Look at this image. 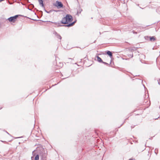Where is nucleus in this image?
<instances>
[{
    "instance_id": "nucleus-1",
    "label": "nucleus",
    "mask_w": 160,
    "mask_h": 160,
    "mask_svg": "<svg viewBox=\"0 0 160 160\" xmlns=\"http://www.w3.org/2000/svg\"><path fill=\"white\" fill-rule=\"evenodd\" d=\"M73 19L71 15L69 14H67L65 17L63 18L62 20L58 23V27L59 25H61L60 24H68L69 22H72Z\"/></svg>"
},
{
    "instance_id": "nucleus-2",
    "label": "nucleus",
    "mask_w": 160,
    "mask_h": 160,
    "mask_svg": "<svg viewBox=\"0 0 160 160\" xmlns=\"http://www.w3.org/2000/svg\"><path fill=\"white\" fill-rule=\"evenodd\" d=\"M21 16L20 15H16L9 18L7 19V20H8L10 22L14 23L16 21L17 18Z\"/></svg>"
},
{
    "instance_id": "nucleus-3",
    "label": "nucleus",
    "mask_w": 160,
    "mask_h": 160,
    "mask_svg": "<svg viewBox=\"0 0 160 160\" xmlns=\"http://www.w3.org/2000/svg\"><path fill=\"white\" fill-rule=\"evenodd\" d=\"M53 5L54 6L56 7L58 9L60 8H64V6H63L62 3L60 1H57L55 3L53 4Z\"/></svg>"
},
{
    "instance_id": "nucleus-4",
    "label": "nucleus",
    "mask_w": 160,
    "mask_h": 160,
    "mask_svg": "<svg viewBox=\"0 0 160 160\" xmlns=\"http://www.w3.org/2000/svg\"><path fill=\"white\" fill-rule=\"evenodd\" d=\"M47 153L45 151L42 152L40 154V160H46Z\"/></svg>"
},
{
    "instance_id": "nucleus-5",
    "label": "nucleus",
    "mask_w": 160,
    "mask_h": 160,
    "mask_svg": "<svg viewBox=\"0 0 160 160\" xmlns=\"http://www.w3.org/2000/svg\"><path fill=\"white\" fill-rule=\"evenodd\" d=\"M144 38L145 39L148 40H149L151 42L154 41L156 40V38L154 36H145L144 37Z\"/></svg>"
},
{
    "instance_id": "nucleus-6",
    "label": "nucleus",
    "mask_w": 160,
    "mask_h": 160,
    "mask_svg": "<svg viewBox=\"0 0 160 160\" xmlns=\"http://www.w3.org/2000/svg\"><path fill=\"white\" fill-rule=\"evenodd\" d=\"M105 53L108 55L111 58V62L110 63V64L112 60V58L113 56L112 53L110 51L107 50L105 51Z\"/></svg>"
},
{
    "instance_id": "nucleus-7",
    "label": "nucleus",
    "mask_w": 160,
    "mask_h": 160,
    "mask_svg": "<svg viewBox=\"0 0 160 160\" xmlns=\"http://www.w3.org/2000/svg\"><path fill=\"white\" fill-rule=\"evenodd\" d=\"M75 23L73 22H69L68 24L66 25H59V26H65L66 27H69L74 25Z\"/></svg>"
},
{
    "instance_id": "nucleus-8",
    "label": "nucleus",
    "mask_w": 160,
    "mask_h": 160,
    "mask_svg": "<svg viewBox=\"0 0 160 160\" xmlns=\"http://www.w3.org/2000/svg\"><path fill=\"white\" fill-rule=\"evenodd\" d=\"M75 23L73 22H69L68 24L66 25H59V26H65L66 27H69L74 25Z\"/></svg>"
},
{
    "instance_id": "nucleus-9",
    "label": "nucleus",
    "mask_w": 160,
    "mask_h": 160,
    "mask_svg": "<svg viewBox=\"0 0 160 160\" xmlns=\"http://www.w3.org/2000/svg\"><path fill=\"white\" fill-rule=\"evenodd\" d=\"M97 54L95 58V60H97L99 62L102 63L103 62V61L100 57H99Z\"/></svg>"
},
{
    "instance_id": "nucleus-10",
    "label": "nucleus",
    "mask_w": 160,
    "mask_h": 160,
    "mask_svg": "<svg viewBox=\"0 0 160 160\" xmlns=\"http://www.w3.org/2000/svg\"><path fill=\"white\" fill-rule=\"evenodd\" d=\"M39 5L42 8H44V5L43 3V0H38Z\"/></svg>"
},
{
    "instance_id": "nucleus-11",
    "label": "nucleus",
    "mask_w": 160,
    "mask_h": 160,
    "mask_svg": "<svg viewBox=\"0 0 160 160\" xmlns=\"http://www.w3.org/2000/svg\"><path fill=\"white\" fill-rule=\"evenodd\" d=\"M82 11V9L80 7V6H79V8L78 10H77L76 15H78V16H79L78 14L80 13Z\"/></svg>"
},
{
    "instance_id": "nucleus-12",
    "label": "nucleus",
    "mask_w": 160,
    "mask_h": 160,
    "mask_svg": "<svg viewBox=\"0 0 160 160\" xmlns=\"http://www.w3.org/2000/svg\"><path fill=\"white\" fill-rule=\"evenodd\" d=\"M39 156L38 154H37L34 158V160H39Z\"/></svg>"
},
{
    "instance_id": "nucleus-13",
    "label": "nucleus",
    "mask_w": 160,
    "mask_h": 160,
    "mask_svg": "<svg viewBox=\"0 0 160 160\" xmlns=\"http://www.w3.org/2000/svg\"><path fill=\"white\" fill-rule=\"evenodd\" d=\"M57 38L60 39V40H61L62 39V37L60 36V35L58 34V35H57L56 36Z\"/></svg>"
},
{
    "instance_id": "nucleus-14",
    "label": "nucleus",
    "mask_w": 160,
    "mask_h": 160,
    "mask_svg": "<svg viewBox=\"0 0 160 160\" xmlns=\"http://www.w3.org/2000/svg\"><path fill=\"white\" fill-rule=\"evenodd\" d=\"M156 12L159 14H160V6L157 9Z\"/></svg>"
},
{
    "instance_id": "nucleus-15",
    "label": "nucleus",
    "mask_w": 160,
    "mask_h": 160,
    "mask_svg": "<svg viewBox=\"0 0 160 160\" xmlns=\"http://www.w3.org/2000/svg\"><path fill=\"white\" fill-rule=\"evenodd\" d=\"M145 27H139L138 28V31L139 32H140V30H139V29H144L145 28Z\"/></svg>"
},
{
    "instance_id": "nucleus-16",
    "label": "nucleus",
    "mask_w": 160,
    "mask_h": 160,
    "mask_svg": "<svg viewBox=\"0 0 160 160\" xmlns=\"http://www.w3.org/2000/svg\"><path fill=\"white\" fill-rule=\"evenodd\" d=\"M53 34L55 35V36L58 34V33L55 31H54L53 32Z\"/></svg>"
},
{
    "instance_id": "nucleus-17",
    "label": "nucleus",
    "mask_w": 160,
    "mask_h": 160,
    "mask_svg": "<svg viewBox=\"0 0 160 160\" xmlns=\"http://www.w3.org/2000/svg\"><path fill=\"white\" fill-rule=\"evenodd\" d=\"M128 56H129V57H131V58H132L133 57V54L132 53H130V54H128Z\"/></svg>"
},
{
    "instance_id": "nucleus-18",
    "label": "nucleus",
    "mask_w": 160,
    "mask_h": 160,
    "mask_svg": "<svg viewBox=\"0 0 160 160\" xmlns=\"http://www.w3.org/2000/svg\"><path fill=\"white\" fill-rule=\"evenodd\" d=\"M71 75L70 73H69L68 75H66L67 77L64 78L63 79H64L65 78H68L69 77V76Z\"/></svg>"
},
{
    "instance_id": "nucleus-19",
    "label": "nucleus",
    "mask_w": 160,
    "mask_h": 160,
    "mask_svg": "<svg viewBox=\"0 0 160 160\" xmlns=\"http://www.w3.org/2000/svg\"><path fill=\"white\" fill-rule=\"evenodd\" d=\"M102 63L105 64V65H109V64L108 63H107V62H102Z\"/></svg>"
},
{
    "instance_id": "nucleus-20",
    "label": "nucleus",
    "mask_w": 160,
    "mask_h": 160,
    "mask_svg": "<svg viewBox=\"0 0 160 160\" xmlns=\"http://www.w3.org/2000/svg\"><path fill=\"white\" fill-rule=\"evenodd\" d=\"M158 83L159 85H160V79L158 80Z\"/></svg>"
},
{
    "instance_id": "nucleus-21",
    "label": "nucleus",
    "mask_w": 160,
    "mask_h": 160,
    "mask_svg": "<svg viewBox=\"0 0 160 160\" xmlns=\"http://www.w3.org/2000/svg\"><path fill=\"white\" fill-rule=\"evenodd\" d=\"M53 11L56 12H58L59 11V10H53Z\"/></svg>"
},
{
    "instance_id": "nucleus-22",
    "label": "nucleus",
    "mask_w": 160,
    "mask_h": 160,
    "mask_svg": "<svg viewBox=\"0 0 160 160\" xmlns=\"http://www.w3.org/2000/svg\"><path fill=\"white\" fill-rule=\"evenodd\" d=\"M30 5H31V7L32 8H34V5H33V4H30Z\"/></svg>"
},
{
    "instance_id": "nucleus-23",
    "label": "nucleus",
    "mask_w": 160,
    "mask_h": 160,
    "mask_svg": "<svg viewBox=\"0 0 160 160\" xmlns=\"http://www.w3.org/2000/svg\"><path fill=\"white\" fill-rule=\"evenodd\" d=\"M44 11L47 13V12H48V11L46 10V9H45V8H44Z\"/></svg>"
},
{
    "instance_id": "nucleus-24",
    "label": "nucleus",
    "mask_w": 160,
    "mask_h": 160,
    "mask_svg": "<svg viewBox=\"0 0 160 160\" xmlns=\"http://www.w3.org/2000/svg\"><path fill=\"white\" fill-rule=\"evenodd\" d=\"M51 12V10H50L49 11H48L47 13H50Z\"/></svg>"
},
{
    "instance_id": "nucleus-25",
    "label": "nucleus",
    "mask_w": 160,
    "mask_h": 160,
    "mask_svg": "<svg viewBox=\"0 0 160 160\" xmlns=\"http://www.w3.org/2000/svg\"><path fill=\"white\" fill-rule=\"evenodd\" d=\"M4 131L5 132L8 134L10 135V134L6 131L4 130Z\"/></svg>"
},
{
    "instance_id": "nucleus-26",
    "label": "nucleus",
    "mask_w": 160,
    "mask_h": 160,
    "mask_svg": "<svg viewBox=\"0 0 160 160\" xmlns=\"http://www.w3.org/2000/svg\"><path fill=\"white\" fill-rule=\"evenodd\" d=\"M156 149H155V153L156 154V155L157 154V152L156 151Z\"/></svg>"
},
{
    "instance_id": "nucleus-27",
    "label": "nucleus",
    "mask_w": 160,
    "mask_h": 160,
    "mask_svg": "<svg viewBox=\"0 0 160 160\" xmlns=\"http://www.w3.org/2000/svg\"><path fill=\"white\" fill-rule=\"evenodd\" d=\"M132 32H133V33H135V34L137 33V32H134V31H133Z\"/></svg>"
},
{
    "instance_id": "nucleus-28",
    "label": "nucleus",
    "mask_w": 160,
    "mask_h": 160,
    "mask_svg": "<svg viewBox=\"0 0 160 160\" xmlns=\"http://www.w3.org/2000/svg\"><path fill=\"white\" fill-rule=\"evenodd\" d=\"M1 141L2 142H4V143H5V142H6V141H2V140H1Z\"/></svg>"
},
{
    "instance_id": "nucleus-29",
    "label": "nucleus",
    "mask_w": 160,
    "mask_h": 160,
    "mask_svg": "<svg viewBox=\"0 0 160 160\" xmlns=\"http://www.w3.org/2000/svg\"><path fill=\"white\" fill-rule=\"evenodd\" d=\"M28 10H30V11H32V9H30V8H28Z\"/></svg>"
},
{
    "instance_id": "nucleus-30",
    "label": "nucleus",
    "mask_w": 160,
    "mask_h": 160,
    "mask_svg": "<svg viewBox=\"0 0 160 160\" xmlns=\"http://www.w3.org/2000/svg\"><path fill=\"white\" fill-rule=\"evenodd\" d=\"M77 22V20H75L73 22H74V23H75Z\"/></svg>"
},
{
    "instance_id": "nucleus-31",
    "label": "nucleus",
    "mask_w": 160,
    "mask_h": 160,
    "mask_svg": "<svg viewBox=\"0 0 160 160\" xmlns=\"http://www.w3.org/2000/svg\"><path fill=\"white\" fill-rule=\"evenodd\" d=\"M68 60H72V58H68Z\"/></svg>"
},
{
    "instance_id": "nucleus-32",
    "label": "nucleus",
    "mask_w": 160,
    "mask_h": 160,
    "mask_svg": "<svg viewBox=\"0 0 160 160\" xmlns=\"http://www.w3.org/2000/svg\"><path fill=\"white\" fill-rule=\"evenodd\" d=\"M32 20H34L35 21H37V20L36 19H32Z\"/></svg>"
},
{
    "instance_id": "nucleus-33",
    "label": "nucleus",
    "mask_w": 160,
    "mask_h": 160,
    "mask_svg": "<svg viewBox=\"0 0 160 160\" xmlns=\"http://www.w3.org/2000/svg\"><path fill=\"white\" fill-rule=\"evenodd\" d=\"M124 123V122H123L122 124H121V126H120V127H121V126L122 125H123V124Z\"/></svg>"
},
{
    "instance_id": "nucleus-34",
    "label": "nucleus",
    "mask_w": 160,
    "mask_h": 160,
    "mask_svg": "<svg viewBox=\"0 0 160 160\" xmlns=\"http://www.w3.org/2000/svg\"><path fill=\"white\" fill-rule=\"evenodd\" d=\"M134 50L133 49H131V51H134Z\"/></svg>"
},
{
    "instance_id": "nucleus-35",
    "label": "nucleus",
    "mask_w": 160,
    "mask_h": 160,
    "mask_svg": "<svg viewBox=\"0 0 160 160\" xmlns=\"http://www.w3.org/2000/svg\"><path fill=\"white\" fill-rule=\"evenodd\" d=\"M57 85V84H55L54 85H52V86H55V85Z\"/></svg>"
},
{
    "instance_id": "nucleus-36",
    "label": "nucleus",
    "mask_w": 160,
    "mask_h": 160,
    "mask_svg": "<svg viewBox=\"0 0 160 160\" xmlns=\"http://www.w3.org/2000/svg\"><path fill=\"white\" fill-rule=\"evenodd\" d=\"M132 158H130L128 160H132Z\"/></svg>"
},
{
    "instance_id": "nucleus-37",
    "label": "nucleus",
    "mask_w": 160,
    "mask_h": 160,
    "mask_svg": "<svg viewBox=\"0 0 160 160\" xmlns=\"http://www.w3.org/2000/svg\"><path fill=\"white\" fill-rule=\"evenodd\" d=\"M152 49H153V50H154V49H155V47H153V48H152Z\"/></svg>"
},
{
    "instance_id": "nucleus-38",
    "label": "nucleus",
    "mask_w": 160,
    "mask_h": 160,
    "mask_svg": "<svg viewBox=\"0 0 160 160\" xmlns=\"http://www.w3.org/2000/svg\"><path fill=\"white\" fill-rule=\"evenodd\" d=\"M20 138V137H17V138Z\"/></svg>"
},
{
    "instance_id": "nucleus-39",
    "label": "nucleus",
    "mask_w": 160,
    "mask_h": 160,
    "mask_svg": "<svg viewBox=\"0 0 160 160\" xmlns=\"http://www.w3.org/2000/svg\"><path fill=\"white\" fill-rule=\"evenodd\" d=\"M47 90V89H46L45 90L44 92H45L46 90Z\"/></svg>"
},
{
    "instance_id": "nucleus-40",
    "label": "nucleus",
    "mask_w": 160,
    "mask_h": 160,
    "mask_svg": "<svg viewBox=\"0 0 160 160\" xmlns=\"http://www.w3.org/2000/svg\"><path fill=\"white\" fill-rule=\"evenodd\" d=\"M140 8H142V9H143V8H141V7H140Z\"/></svg>"
},
{
    "instance_id": "nucleus-41",
    "label": "nucleus",
    "mask_w": 160,
    "mask_h": 160,
    "mask_svg": "<svg viewBox=\"0 0 160 160\" xmlns=\"http://www.w3.org/2000/svg\"><path fill=\"white\" fill-rule=\"evenodd\" d=\"M143 86L144 87V88H145V86H144V85H143Z\"/></svg>"
},
{
    "instance_id": "nucleus-42",
    "label": "nucleus",
    "mask_w": 160,
    "mask_h": 160,
    "mask_svg": "<svg viewBox=\"0 0 160 160\" xmlns=\"http://www.w3.org/2000/svg\"><path fill=\"white\" fill-rule=\"evenodd\" d=\"M157 119H158V118H156L155 119V120Z\"/></svg>"
},
{
    "instance_id": "nucleus-43",
    "label": "nucleus",
    "mask_w": 160,
    "mask_h": 160,
    "mask_svg": "<svg viewBox=\"0 0 160 160\" xmlns=\"http://www.w3.org/2000/svg\"><path fill=\"white\" fill-rule=\"evenodd\" d=\"M32 158H33V157H31V158H32Z\"/></svg>"
},
{
    "instance_id": "nucleus-44",
    "label": "nucleus",
    "mask_w": 160,
    "mask_h": 160,
    "mask_svg": "<svg viewBox=\"0 0 160 160\" xmlns=\"http://www.w3.org/2000/svg\"><path fill=\"white\" fill-rule=\"evenodd\" d=\"M139 4H138L137 5V6H139Z\"/></svg>"
},
{
    "instance_id": "nucleus-45",
    "label": "nucleus",
    "mask_w": 160,
    "mask_h": 160,
    "mask_svg": "<svg viewBox=\"0 0 160 160\" xmlns=\"http://www.w3.org/2000/svg\"><path fill=\"white\" fill-rule=\"evenodd\" d=\"M55 23L56 24H57V23H56V22H55Z\"/></svg>"
},
{
    "instance_id": "nucleus-46",
    "label": "nucleus",
    "mask_w": 160,
    "mask_h": 160,
    "mask_svg": "<svg viewBox=\"0 0 160 160\" xmlns=\"http://www.w3.org/2000/svg\"><path fill=\"white\" fill-rule=\"evenodd\" d=\"M95 41H94V43H95Z\"/></svg>"
},
{
    "instance_id": "nucleus-47",
    "label": "nucleus",
    "mask_w": 160,
    "mask_h": 160,
    "mask_svg": "<svg viewBox=\"0 0 160 160\" xmlns=\"http://www.w3.org/2000/svg\"><path fill=\"white\" fill-rule=\"evenodd\" d=\"M77 2H78V0H77Z\"/></svg>"
}]
</instances>
